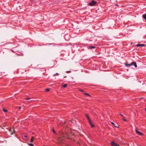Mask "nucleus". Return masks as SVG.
Listing matches in <instances>:
<instances>
[{
    "label": "nucleus",
    "mask_w": 146,
    "mask_h": 146,
    "mask_svg": "<svg viewBox=\"0 0 146 146\" xmlns=\"http://www.w3.org/2000/svg\"><path fill=\"white\" fill-rule=\"evenodd\" d=\"M66 76H64V78H66Z\"/></svg>",
    "instance_id": "30"
},
{
    "label": "nucleus",
    "mask_w": 146,
    "mask_h": 146,
    "mask_svg": "<svg viewBox=\"0 0 146 146\" xmlns=\"http://www.w3.org/2000/svg\"><path fill=\"white\" fill-rule=\"evenodd\" d=\"M12 130V129H11L10 130V131H11V135L13 134V133H15V130H13V129H12V130L14 131L13 132V131H11Z\"/></svg>",
    "instance_id": "13"
},
{
    "label": "nucleus",
    "mask_w": 146,
    "mask_h": 146,
    "mask_svg": "<svg viewBox=\"0 0 146 146\" xmlns=\"http://www.w3.org/2000/svg\"><path fill=\"white\" fill-rule=\"evenodd\" d=\"M30 99H31V98H26V100H29Z\"/></svg>",
    "instance_id": "25"
},
{
    "label": "nucleus",
    "mask_w": 146,
    "mask_h": 146,
    "mask_svg": "<svg viewBox=\"0 0 146 146\" xmlns=\"http://www.w3.org/2000/svg\"><path fill=\"white\" fill-rule=\"evenodd\" d=\"M111 144L112 146H119V145L118 144L116 143L115 142V141H112L111 142Z\"/></svg>",
    "instance_id": "3"
},
{
    "label": "nucleus",
    "mask_w": 146,
    "mask_h": 146,
    "mask_svg": "<svg viewBox=\"0 0 146 146\" xmlns=\"http://www.w3.org/2000/svg\"><path fill=\"white\" fill-rule=\"evenodd\" d=\"M52 131L53 132V133L54 134H56V131H55L54 130V129H53L52 130Z\"/></svg>",
    "instance_id": "22"
},
{
    "label": "nucleus",
    "mask_w": 146,
    "mask_h": 146,
    "mask_svg": "<svg viewBox=\"0 0 146 146\" xmlns=\"http://www.w3.org/2000/svg\"><path fill=\"white\" fill-rule=\"evenodd\" d=\"M88 121H89V124H90V125L92 127H94V125L93 124V123H92V122H91V120H89Z\"/></svg>",
    "instance_id": "6"
},
{
    "label": "nucleus",
    "mask_w": 146,
    "mask_h": 146,
    "mask_svg": "<svg viewBox=\"0 0 146 146\" xmlns=\"http://www.w3.org/2000/svg\"><path fill=\"white\" fill-rule=\"evenodd\" d=\"M85 116L87 118V119H88V121L90 120L88 115L87 114H85Z\"/></svg>",
    "instance_id": "11"
},
{
    "label": "nucleus",
    "mask_w": 146,
    "mask_h": 146,
    "mask_svg": "<svg viewBox=\"0 0 146 146\" xmlns=\"http://www.w3.org/2000/svg\"><path fill=\"white\" fill-rule=\"evenodd\" d=\"M97 3V2L94 0H92L91 2L89 3L88 5L91 6H93L96 5Z\"/></svg>",
    "instance_id": "2"
},
{
    "label": "nucleus",
    "mask_w": 146,
    "mask_h": 146,
    "mask_svg": "<svg viewBox=\"0 0 146 146\" xmlns=\"http://www.w3.org/2000/svg\"><path fill=\"white\" fill-rule=\"evenodd\" d=\"M143 19L146 20V13L143 15Z\"/></svg>",
    "instance_id": "12"
},
{
    "label": "nucleus",
    "mask_w": 146,
    "mask_h": 146,
    "mask_svg": "<svg viewBox=\"0 0 146 146\" xmlns=\"http://www.w3.org/2000/svg\"><path fill=\"white\" fill-rule=\"evenodd\" d=\"M88 121H89V124H90V125L92 127H94V125L93 124V123H92V122H91V120H89Z\"/></svg>",
    "instance_id": "7"
},
{
    "label": "nucleus",
    "mask_w": 146,
    "mask_h": 146,
    "mask_svg": "<svg viewBox=\"0 0 146 146\" xmlns=\"http://www.w3.org/2000/svg\"><path fill=\"white\" fill-rule=\"evenodd\" d=\"M80 91L81 92H84V91L83 90H80Z\"/></svg>",
    "instance_id": "27"
},
{
    "label": "nucleus",
    "mask_w": 146,
    "mask_h": 146,
    "mask_svg": "<svg viewBox=\"0 0 146 146\" xmlns=\"http://www.w3.org/2000/svg\"><path fill=\"white\" fill-rule=\"evenodd\" d=\"M111 123L115 127H117L116 125L113 122H111Z\"/></svg>",
    "instance_id": "15"
},
{
    "label": "nucleus",
    "mask_w": 146,
    "mask_h": 146,
    "mask_svg": "<svg viewBox=\"0 0 146 146\" xmlns=\"http://www.w3.org/2000/svg\"><path fill=\"white\" fill-rule=\"evenodd\" d=\"M71 72V71H67L66 72V73H70Z\"/></svg>",
    "instance_id": "24"
},
{
    "label": "nucleus",
    "mask_w": 146,
    "mask_h": 146,
    "mask_svg": "<svg viewBox=\"0 0 146 146\" xmlns=\"http://www.w3.org/2000/svg\"><path fill=\"white\" fill-rule=\"evenodd\" d=\"M145 111H146V108H145Z\"/></svg>",
    "instance_id": "31"
},
{
    "label": "nucleus",
    "mask_w": 146,
    "mask_h": 146,
    "mask_svg": "<svg viewBox=\"0 0 146 146\" xmlns=\"http://www.w3.org/2000/svg\"><path fill=\"white\" fill-rule=\"evenodd\" d=\"M67 86V84H64L63 85V87L64 88H66Z\"/></svg>",
    "instance_id": "16"
},
{
    "label": "nucleus",
    "mask_w": 146,
    "mask_h": 146,
    "mask_svg": "<svg viewBox=\"0 0 146 146\" xmlns=\"http://www.w3.org/2000/svg\"><path fill=\"white\" fill-rule=\"evenodd\" d=\"M65 138H69V137H68L67 135L63 134L61 137H60L58 138V141L60 143H63L64 140Z\"/></svg>",
    "instance_id": "1"
},
{
    "label": "nucleus",
    "mask_w": 146,
    "mask_h": 146,
    "mask_svg": "<svg viewBox=\"0 0 146 146\" xmlns=\"http://www.w3.org/2000/svg\"><path fill=\"white\" fill-rule=\"evenodd\" d=\"M35 139V138L34 137H32L31 139V142L33 141Z\"/></svg>",
    "instance_id": "20"
},
{
    "label": "nucleus",
    "mask_w": 146,
    "mask_h": 146,
    "mask_svg": "<svg viewBox=\"0 0 146 146\" xmlns=\"http://www.w3.org/2000/svg\"><path fill=\"white\" fill-rule=\"evenodd\" d=\"M24 72H26V71L25 70H24L20 69L18 71V72L21 74L23 73Z\"/></svg>",
    "instance_id": "4"
},
{
    "label": "nucleus",
    "mask_w": 146,
    "mask_h": 146,
    "mask_svg": "<svg viewBox=\"0 0 146 146\" xmlns=\"http://www.w3.org/2000/svg\"><path fill=\"white\" fill-rule=\"evenodd\" d=\"M89 48L91 49H94L95 48V47L94 46H90Z\"/></svg>",
    "instance_id": "17"
},
{
    "label": "nucleus",
    "mask_w": 146,
    "mask_h": 146,
    "mask_svg": "<svg viewBox=\"0 0 146 146\" xmlns=\"http://www.w3.org/2000/svg\"><path fill=\"white\" fill-rule=\"evenodd\" d=\"M120 115H121V116L123 117H124V116H123V115L121 114H120Z\"/></svg>",
    "instance_id": "28"
},
{
    "label": "nucleus",
    "mask_w": 146,
    "mask_h": 146,
    "mask_svg": "<svg viewBox=\"0 0 146 146\" xmlns=\"http://www.w3.org/2000/svg\"><path fill=\"white\" fill-rule=\"evenodd\" d=\"M29 145L30 146H35L32 143H29Z\"/></svg>",
    "instance_id": "18"
},
{
    "label": "nucleus",
    "mask_w": 146,
    "mask_h": 146,
    "mask_svg": "<svg viewBox=\"0 0 146 146\" xmlns=\"http://www.w3.org/2000/svg\"><path fill=\"white\" fill-rule=\"evenodd\" d=\"M125 66L126 67H129L132 65V62L130 64H128L127 62H126L125 64Z\"/></svg>",
    "instance_id": "8"
},
{
    "label": "nucleus",
    "mask_w": 146,
    "mask_h": 146,
    "mask_svg": "<svg viewBox=\"0 0 146 146\" xmlns=\"http://www.w3.org/2000/svg\"><path fill=\"white\" fill-rule=\"evenodd\" d=\"M132 65H134L135 67L137 68V65L136 64V63L135 62H132Z\"/></svg>",
    "instance_id": "9"
},
{
    "label": "nucleus",
    "mask_w": 146,
    "mask_h": 146,
    "mask_svg": "<svg viewBox=\"0 0 146 146\" xmlns=\"http://www.w3.org/2000/svg\"><path fill=\"white\" fill-rule=\"evenodd\" d=\"M45 90L46 91H49L50 90L49 88H47Z\"/></svg>",
    "instance_id": "23"
},
{
    "label": "nucleus",
    "mask_w": 146,
    "mask_h": 146,
    "mask_svg": "<svg viewBox=\"0 0 146 146\" xmlns=\"http://www.w3.org/2000/svg\"><path fill=\"white\" fill-rule=\"evenodd\" d=\"M135 131L137 133L140 135H143V134L142 133L138 131L137 129H135Z\"/></svg>",
    "instance_id": "5"
},
{
    "label": "nucleus",
    "mask_w": 146,
    "mask_h": 146,
    "mask_svg": "<svg viewBox=\"0 0 146 146\" xmlns=\"http://www.w3.org/2000/svg\"><path fill=\"white\" fill-rule=\"evenodd\" d=\"M21 108V107H19V109H20Z\"/></svg>",
    "instance_id": "29"
},
{
    "label": "nucleus",
    "mask_w": 146,
    "mask_h": 146,
    "mask_svg": "<svg viewBox=\"0 0 146 146\" xmlns=\"http://www.w3.org/2000/svg\"><path fill=\"white\" fill-rule=\"evenodd\" d=\"M84 94H85L87 96H90V95L89 94H88L85 93H84Z\"/></svg>",
    "instance_id": "21"
},
{
    "label": "nucleus",
    "mask_w": 146,
    "mask_h": 146,
    "mask_svg": "<svg viewBox=\"0 0 146 146\" xmlns=\"http://www.w3.org/2000/svg\"><path fill=\"white\" fill-rule=\"evenodd\" d=\"M3 111L5 113H6L8 112V110H6L4 108H3Z\"/></svg>",
    "instance_id": "14"
},
{
    "label": "nucleus",
    "mask_w": 146,
    "mask_h": 146,
    "mask_svg": "<svg viewBox=\"0 0 146 146\" xmlns=\"http://www.w3.org/2000/svg\"><path fill=\"white\" fill-rule=\"evenodd\" d=\"M123 120L124 121H126V119H125V118H124L123 119Z\"/></svg>",
    "instance_id": "26"
},
{
    "label": "nucleus",
    "mask_w": 146,
    "mask_h": 146,
    "mask_svg": "<svg viewBox=\"0 0 146 146\" xmlns=\"http://www.w3.org/2000/svg\"><path fill=\"white\" fill-rule=\"evenodd\" d=\"M59 75V74H58V73H56L55 74H53V76H55L56 75L58 76Z\"/></svg>",
    "instance_id": "19"
},
{
    "label": "nucleus",
    "mask_w": 146,
    "mask_h": 146,
    "mask_svg": "<svg viewBox=\"0 0 146 146\" xmlns=\"http://www.w3.org/2000/svg\"><path fill=\"white\" fill-rule=\"evenodd\" d=\"M145 45V44H138L136 45V46L137 47L144 46Z\"/></svg>",
    "instance_id": "10"
}]
</instances>
